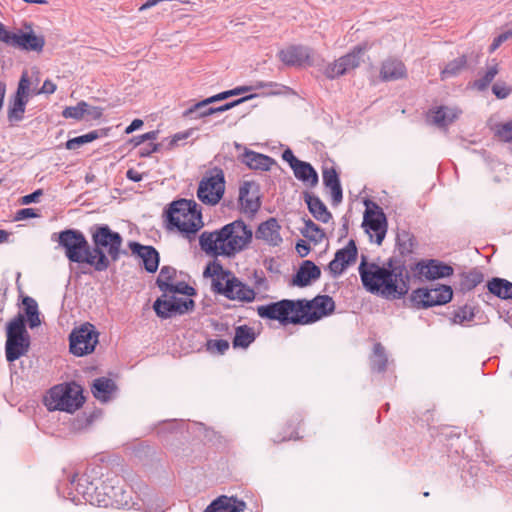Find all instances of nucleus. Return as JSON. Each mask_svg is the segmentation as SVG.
<instances>
[{
  "label": "nucleus",
  "instance_id": "nucleus-26",
  "mask_svg": "<svg viewBox=\"0 0 512 512\" xmlns=\"http://www.w3.org/2000/svg\"><path fill=\"white\" fill-rule=\"evenodd\" d=\"M322 177L326 189L330 192L333 203L339 204L342 201V188L335 168L333 166L324 167Z\"/></svg>",
  "mask_w": 512,
  "mask_h": 512
},
{
  "label": "nucleus",
  "instance_id": "nucleus-54",
  "mask_svg": "<svg viewBox=\"0 0 512 512\" xmlns=\"http://www.w3.org/2000/svg\"><path fill=\"white\" fill-rule=\"evenodd\" d=\"M206 348L210 352L224 354L229 349V342L223 339L208 340L206 343Z\"/></svg>",
  "mask_w": 512,
  "mask_h": 512
},
{
  "label": "nucleus",
  "instance_id": "nucleus-8",
  "mask_svg": "<svg viewBox=\"0 0 512 512\" xmlns=\"http://www.w3.org/2000/svg\"><path fill=\"white\" fill-rule=\"evenodd\" d=\"M6 336V359L8 362H14L24 356L30 347V337L22 314H18L8 322Z\"/></svg>",
  "mask_w": 512,
  "mask_h": 512
},
{
  "label": "nucleus",
  "instance_id": "nucleus-3",
  "mask_svg": "<svg viewBox=\"0 0 512 512\" xmlns=\"http://www.w3.org/2000/svg\"><path fill=\"white\" fill-rule=\"evenodd\" d=\"M359 273L368 291L377 292L387 298L399 299L409 290V275L402 267L389 270L363 260L359 266Z\"/></svg>",
  "mask_w": 512,
  "mask_h": 512
},
{
  "label": "nucleus",
  "instance_id": "nucleus-30",
  "mask_svg": "<svg viewBox=\"0 0 512 512\" xmlns=\"http://www.w3.org/2000/svg\"><path fill=\"white\" fill-rule=\"evenodd\" d=\"M461 114L455 107L440 106L431 112L432 122L439 127H446L453 123Z\"/></svg>",
  "mask_w": 512,
  "mask_h": 512
},
{
  "label": "nucleus",
  "instance_id": "nucleus-45",
  "mask_svg": "<svg viewBox=\"0 0 512 512\" xmlns=\"http://www.w3.org/2000/svg\"><path fill=\"white\" fill-rule=\"evenodd\" d=\"M86 109L87 103L85 101H80L76 106L66 107L62 112V116L64 118H72L79 121L84 118Z\"/></svg>",
  "mask_w": 512,
  "mask_h": 512
},
{
  "label": "nucleus",
  "instance_id": "nucleus-57",
  "mask_svg": "<svg viewBox=\"0 0 512 512\" xmlns=\"http://www.w3.org/2000/svg\"><path fill=\"white\" fill-rule=\"evenodd\" d=\"M22 303L24 305L27 317L32 316L34 313L38 311L37 302L33 298L26 296L23 298Z\"/></svg>",
  "mask_w": 512,
  "mask_h": 512
},
{
  "label": "nucleus",
  "instance_id": "nucleus-43",
  "mask_svg": "<svg viewBox=\"0 0 512 512\" xmlns=\"http://www.w3.org/2000/svg\"><path fill=\"white\" fill-rule=\"evenodd\" d=\"M475 313L474 308L470 305H464L459 307L453 314L452 321L455 324H464L474 319Z\"/></svg>",
  "mask_w": 512,
  "mask_h": 512
},
{
  "label": "nucleus",
  "instance_id": "nucleus-4",
  "mask_svg": "<svg viewBox=\"0 0 512 512\" xmlns=\"http://www.w3.org/2000/svg\"><path fill=\"white\" fill-rule=\"evenodd\" d=\"M165 216L167 229L176 231L187 239L195 238L204 226L201 209L194 200L173 201L166 209Z\"/></svg>",
  "mask_w": 512,
  "mask_h": 512
},
{
  "label": "nucleus",
  "instance_id": "nucleus-13",
  "mask_svg": "<svg viewBox=\"0 0 512 512\" xmlns=\"http://www.w3.org/2000/svg\"><path fill=\"white\" fill-rule=\"evenodd\" d=\"M453 291L450 286L439 285L432 289L418 288L410 296L412 304L417 308H428L444 305L451 301Z\"/></svg>",
  "mask_w": 512,
  "mask_h": 512
},
{
  "label": "nucleus",
  "instance_id": "nucleus-24",
  "mask_svg": "<svg viewBox=\"0 0 512 512\" xmlns=\"http://www.w3.org/2000/svg\"><path fill=\"white\" fill-rule=\"evenodd\" d=\"M371 48L368 42H363L353 47L348 53L337 58L344 74L358 68L362 63L363 55Z\"/></svg>",
  "mask_w": 512,
  "mask_h": 512
},
{
  "label": "nucleus",
  "instance_id": "nucleus-37",
  "mask_svg": "<svg viewBox=\"0 0 512 512\" xmlns=\"http://www.w3.org/2000/svg\"><path fill=\"white\" fill-rule=\"evenodd\" d=\"M255 340V333L253 328L247 325L236 327L235 336L233 339V346L235 348H247Z\"/></svg>",
  "mask_w": 512,
  "mask_h": 512
},
{
  "label": "nucleus",
  "instance_id": "nucleus-28",
  "mask_svg": "<svg viewBox=\"0 0 512 512\" xmlns=\"http://www.w3.org/2000/svg\"><path fill=\"white\" fill-rule=\"evenodd\" d=\"M320 268L315 265L312 261L306 260L302 263L296 275L293 278V284L297 286H306L311 281L316 280L320 277Z\"/></svg>",
  "mask_w": 512,
  "mask_h": 512
},
{
  "label": "nucleus",
  "instance_id": "nucleus-25",
  "mask_svg": "<svg viewBox=\"0 0 512 512\" xmlns=\"http://www.w3.org/2000/svg\"><path fill=\"white\" fill-rule=\"evenodd\" d=\"M129 248L132 254L141 258L145 269L153 273L159 266V254L152 246H143L137 242H130Z\"/></svg>",
  "mask_w": 512,
  "mask_h": 512
},
{
  "label": "nucleus",
  "instance_id": "nucleus-50",
  "mask_svg": "<svg viewBox=\"0 0 512 512\" xmlns=\"http://www.w3.org/2000/svg\"><path fill=\"white\" fill-rule=\"evenodd\" d=\"M323 74L327 79L333 80L338 77H341L344 74L343 71H341V65L338 62L337 59H335L333 62L328 63L325 68L323 69Z\"/></svg>",
  "mask_w": 512,
  "mask_h": 512
},
{
  "label": "nucleus",
  "instance_id": "nucleus-12",
  "mask_svg": "<svg viewBox=\"0 0 512 512\" xmlns=\"http://www.w3.org/2000/svg\"><path fill=\"white\" fill-rule=\"evenodd\" d=\"M103 476L102 468L99 466L88 467L80 476L75 474L71 478V483L75 484L76 491L83 496L89 503L95 505L98 497L101 477Z\"/></svg>",
  "mask_w": 512,
  "mask_h": 512
},
{
  "label": "nucleus",
  "instance_id": "nucleus-47",
  "mask_svg": "<svg viewBox=\"0 0 512 512\" xmlns=\"http://www.w3.org/2000/svg\"><path fill=\"white\" fill-rule=\"evenodd\" d=\"M374 360H373V367L377 369L378 371H383L386 367L387 359L384 352V347L377 343L374 345Z\"/></svg>",
  "mask_w": 512,
  "mask_h": 512
},
{
  "label": "nucleus",
  "instance_id": "nucleus-19",
  "mask_svg": "<svg viewBox=\"0 0 512 512\" xmlns=\"http://www.w3.org/2000/svg\"><path fill=\"white\" fill-rule=\"evenodd\" d=\"M281 62L288 66H311L312 50L302 45H290L278 52Z\"/></svg>",
  "mask_w": 512,
  "mask_h": 512
},
{
  "label": "nucleus",
  "instance_id": "nucleus-64",
  "mask_svg": "<svg viewBox=\"0 0 512 512\" xmlns=\"http://www.w3.org/2000/svg\"><path fill=\"white\" fill-rule=\"evenodd\" d=\"M282 158L284 161L289 163L291 169L300 161L298 158L295 157L294 153L290 149H286L283 152Z\"/></svg>",
  "mask_w": 512,
  "mask_h": 512
},
{
  "label": "nucleus",
  "instance_id": "nucleus-38",
  "mask_svg": "<svg viewBox=\"0 0 512 512\" xmlns=\"http://www.w3.org/2000/svg\"><path fill=\"white\" fill-rule=\"evenodd\" d=\"M309 211L319 221L327 223L331 219V213L319 198L309 196L307 199Z\"/></svg>",
  "mask_w": 512,
  "mask_h": 512
},
{
  "label": "nucleus",
  "instance_id": "nucleus-20",
  "mask_svg": "<svg viewBox=\"0 0 512 512\" xmlns=\"http://www.w3.org/2000/svg\"><path fill=\"white\" fill-rule=\"evenodd\" d=\"M357 253L355 242L350 240L344 248L335 253L334 259L329 263L328 270L331 275L333 277L341 275L350 265L356 262Z\"/></svg>",
  "mask_w": 512,
  "mask_h": 512
},
{
  "label": "nucleus",
  "instance_id": "nucleus-15",
  "mask_svg": "<svg viewBox=\"0 0 512 512\" xmlns=\"http://www.w3.org/2000/svg\"><path fill=\"white\" fill-rule=\"evenodd\" d=\"M153 308L156 314L161 318H170L176 315H182L193 310L194 301L189 298L177 297L168 293L164 295V299H157Z\"/></svg>",
  "mask_w": 512,
  "mask_h": 512
},
{
  "label": "nucleus",
  "instance_id": "nucleus-23",
  "mask_svg": "<svg viewBox=\"0 0 512 512\" xmlns=\"http://www.w3.org/2000/svg\"><path fill=\"white\" fill-rule=\"evenodd\" d=\"M280 230L278 221L275 218H269L258 225L255 238L268 246L276 247L282 243Z\"/></svg>",
  "mask_w": 512,
  "mask_h": 512
},
{
  "label": "nucleus",
  "instance_id": "nucleus-5",
  "mask_svg": "<svg viewBox=\"0 0 512 512\" xmlns=\"http://www.w3.org/2000/svg\"><path fill=\"white\" fill-rule=\"evenodd\" d=\"M59 245L65 249V255L71 262L87 263L98 271H103L109 266L105 253L99 249L90 251L89 244L80 231H62L59 234Z\"/></svg>",
  "mask_w": 512,
  "mask_h": 512
},
{
  "label": "nucleus",
  "instance_id": "nucleus-56",
  "mask_svg": "<svg viewBox=\"0 0 512 512\" xmlns=\"http://www.w3.org/2000/svg\"><path fill=\"white\" fill-rule=\"evenodd\" d=\"M512 38V29H509L508 31H505L504 33H501L498 35L492 42L489 51L490 53H493L495 50H497L505 41Z\"/></svg>",
  "mask_w": 512,
  "mask_h": 512
},
{
  "label": "nucleus",
  "instance_id": "nucleus-36",
  "mask_svg": "<svg viewBox=\"0 0 512 512\" xmlns=\"http://www.w3.org/2000/svg\"><path fill=\"white\" fill-rule=\"evenodd\" d=\"M499 71V63L496 60H492L491 64L487 66L483 75H481L477 80L474 81L473 87L478 91L486 90L492 83L494 78L498 75Z\"/></svg>",
  "mask_w": 512,
  "mask_h": 512
},
{
  "label": "nucleus",
  "instance_id": "nucleus-41",
  "mask_svg": "<svg viewBox=\"0 0 512 512\" xmlns=\"http://www.w3.org/2000/svg\"><path fill=\"white\" fill-rule=\"evenodd\" d=\"M304 237L315 243H321L325 239V233L317 224L312 220L305 221L304 228L302 229Z\"/></svg>",
  "mask_w": 512,
  "mask_h": 512
},
{
  "label": "nucleus",
  "instance_id": "nucleus-46",
  "mask_svg": "<svg viewBox=\"0 0 512 512\" xmlns=\"http://www.w3.org/2000/svg\"><path fill=\"white\" fill-rule=\"evenodd\" d=\"M165 284V292L169 294L175 295L176 293H180L186 296H191L195 294L194 288L185 284V283H164Z\"/></svg>",
  "mask_w": 512,
  "mask_h": 512
},
{
  "label": "nucleus",
  "instance_id": "nucleus-21",
  "mask_svg": "<svg viewBox=\"0 0 512 512\" xmlns=\"http://www.w3.org/2000/svg\"><path fill=\"white\" fill-rule=\"evenodd\" d=\"M415 271L420 278L436 280L449 277L453 274V268L439 260H422L415 265Z\"/></svg>",
  "mask_w": 512,
  "mask_h": 512
},
{
  "label": "nucleus",
  "instance_id": "nucleus-33",
  "mask_svg": "<svg viewBox=\"0 0 512 512\" xmlns=\"http://www.w3.org/2000/svg\"><path fill=\"white\" fill-rule=\"evenodd\" d=\"M115 384L111 379L101 377L94 380L92 393L100 401H107L115 390Z\"/></svg>",
  "mask_w": 512,
  "mask_h": 512
},
{
  "label": "nucleus",
  "instance_id": "nucleus-2",
  "mask_svg": "<svg viewBox=\"0 0 512 512\" xmlns=\"http://www.w3.org/2000/svg\"><path fill=\"white\" fill-rule=\"evenodd\" d=\"M253 232L242 220H235L213 232H203L199 237L201 249L213 256H235L252 241Z\"/></svg>",
  "mask_w": 512,
  "mask_h": 512
},
{
  "label": "nucleus",
  "instance_id": "nucleus-7",
  "mask_svg": "<svg viewBox=\"0 0 512 512\" xmlns=\"http://www.w3.org/2000/svg\"><path fill=\"white\" fill-rule=\"evenodd\" d=\"M84 400L81 386L71 382L52 387L44 397V404L49 411L73 413L82 407Z\"/></svg>",
  "mask_w": 512,
  "mask_h": 512
},
{
  "label": "nucleus",
  "instance_id": "nucleus-61",
  "mask_svg": "<svg viewBox=\"0 0 512 512\" xmlns=\"http://www.w3.org/2000/svg\"><path fill=\"white\" fill-rule=\"evenodd\" d=\"M14 33L9 32L3 23L0 22V42L12 46Z\"/></svg>",
  "mask_w": 512,
  "mask_h": 512
},
{
  "label": "nucleus",
  "instance_id": "nucleus-60",
  "mask_svg": "<svg viewBox=\"0 0 512 512\" xmlns=\"http://www.w3.org/2000/svg\"><path fill=\"white\" fill-rule=\"evenodd\" d=\"M38 214L33 208H23L16 212L15 220H24L27 218H35Z\"/></svg>",
  "mask_w": 512,
  "mask_h": 512
},
{
  "label": "nucleus",
  "instance_id": "nucleus-17",
  "mask_svg": "<svg viewBox=\"0 0 512 512\" xmlns=\"http://www.w3.org/2000/svg\"><path fill=\"white\" fill-rule=\"evenodd\" d=\"M259 185L253 181H245L239 188V209L241 213L252 217L261 206Z\"/></svg>",
  "mask_w": 512,
  "mask_h": 512
},
{
  "label": "nucleus",
  "instance_id": "nucleus-31",
  "mask_svg": "<svg viewBox=\"0 0 512 512\" xmlns=\"http://www.w3.org/2000/svg\"><path fill=\"white\" fill-rule=\"evenodd\" d=\"M295 177L310 186H315L318 183V175L315 169L308 162L299 161L292 168Z\"/></svg>",
  "mask_w": 512,
  "mask_h": 512
},
{
  "label": "nucleus",
  "instance_id": "nucleus-27",
  "mask_svg": "<svg viewBox=\"0 0 512 512\" xmlns=\"http://www.w3.org/2000/svg\"><path fill=\"white\" fill-rule=\"evenodd\" d=\"M246 504L234 497L221 496L213 501L205 512H242Z\"/></svg>",
  "mask_w": 512,
  "mask_h": 512
},
{
  "label": "nucleus",
  "instance_id": "nucleus-39",
  "mask_svg": "<svg viewBox=\"0 0 512 512\" xmlns=\"http://www.w3.org/2000/svg\"><path fill=\"white\" fill-rule=\"evenodd\" d=\"M210 104L212 102H206V99L193 104L190 108L184 111L183 116L188 119H201L210 116L209 112Z\"/></svg>",
  "mask_w": 512,
  "mask_h": 512
},
{
  "label": "nucleus",
  "instance_id": "nucleus-14",
  "mask_svg": "<svg viewBox=\"0 0 512 512\" xmlns=\"http://www.w3.org/2000/svg\"><path fill=\"white\" fill-rule=\"evenodd\" d=\"M363 227L370 240L381 245L387 233V219L382 208L376 204L367 207L364 212Z\"/></svg>",
  "mask_w": 512,
  "mask_h": 512
},
{
  "label": "nucleus",
  "instance_id": "nucleus-9",
  "mask_svg": "<svg viewBox=\"0 0 512 512\" xmlns=\"http://www.w3.org/2000/svg\"><path fill=\"white\" fill-rule=\"evenodd\" d=\"M225 174L222 168L212 167L201 178L197 188V198L205 205L215 206L225 193Z\"/></svg>",
  "mask_w": 512,
  "mask_h": 512
},
{
  "label": "nucleus",
  "instance_id": "nucleus-6",
  "mask_svg": "<svg viewBox=\"0 0 512 512\" xmlns=\"http://www.w3.org/2000/svg\"><path fill=\"white\" fill-rule=\"evenodd\" d=\"M204 276L212 277L214 291L230 300L252 302L256 297L254 289L242 283L231 272L224 270L219 263H210L204 271Z\"/></svg>",
  "mask_w": 512,
  "mask_h": 512
},
{
  "label": "nucleus",
  "instance_id": "nucleus-22",
  "mask_svg": "<svg viewBox=\"0 0 512 512\" xmlns=\"http://www.w3.org/2000/svg\"><path fill=\"white\" fill-rule=\"evenodd\" d=\"M379 78L383 82L398 81L407 78L405 63L396 57H388L380 63Z\"/></svg>",
  "mask_w": 512,
  "mask_h": 512
},
{
  "label": "nucleus",
  "instance_id": "nucleus-34",
  "mask_svg": "<svg viewBox=\"0 0 512 512\" xmlns=\"http://www.w3.org/2000/svg\"><path fill=\"white\" fill-rule=\"evenodd\" d=\"M487 287L490 293L501 299H512V282L506 279L493 278Z\"/></svg>",
  "mask_w": 512,
  "mask_h": 512
},
{
  "label": "nucleus",
  "instance_id": "nucleus-62",
  "mask_svg": "<svg viewBox=\"0 0 512 512\" xmlns=\"http://www.w3.org/2000/svg\"><path fill=\"white\" fill-rule=\"evenodd\" d=\"M85 115H87L88 117H90L93 120H98L102 117L103 110L100 107L90 106L87 103V109L85 111Z\"/></svg>",
  "mask_w": 512,
  "mask_h": 512
},
{
  "label": "nucleus",
  "instance_id": "nucleus-29",
  "mask_svg": "<svg viewBox=\"0 0 512 512\" xmlns=\"http://www.w3.org/2000/svg\"><path fill=\"white\" fill-rule=\"evenodd\" d=\"M302 425V419L299 417H294L288 420L281 428L280 432L276 434L273 438L275 443H280L283 441L290 440H299L302 438L300 435Z\"/></svg>",
  "mask_w": 512,
  "mask_h": 512
},
{
  "label": "nucleus",
  "instance_id": "nucleus-59",
  "mask_svg": "<svg viewBox=\"0 0 512 512\" xmlns=\"http://www.w3.org/2000/svg\"><path fill=\"white\" fill-rule=\"evenodd\" d=\"M57 89V86L55 83H53L52 81L50 80H45L41 89L39 90H36V91H33V94L34 95H39V94H53Z\"/></svg>",
  "mask_w": 512,
  "mask_h": 512
},
{
  "label": "nucleus",
  "instance_id": "nucleus-51",
  "mask_svg": "<svg viewBox=\"0 0 512 512\" xmlns=\"http://www.w3.org/2000/svg\"><path fill=\"white\" fill-rule=\"evenodd\" d=\"M397 245L401 254H409L412 252L414 243L408 233H403L397 236Z\"/></svg>",
  "mask_w": 512,
  "mask_h": 512
},
{
  "label": "nucleus",
  "instance_id": "nucleus-52",
  "mask_svg": "<svg viewBox=\"0 0 512 512\" xmlns=\"http://www.w3.org/2000/svg\"><path fill=\"white\" fill-rule=\"evenodd\" d=\"M248 90H249L248 87H239V88H235L233 90L224 91V92H221V93H218L216 95L206 98V102L215 103L218 101L225 100V99L229 98L230 96L239 95L241 93L247 92Z\"/></svg>",
  "mask_w": 512,
  "mask_h": 512
},
{
  "label": "nucleus",
  "instance_id": "nucleus-40",
  "mask_svg": "<svg viewBox=\"0 0 512 512\" xmlns=\"http://www.w3.org/2000/svg\"><path fill=\"white\" fill-rule=\"evenodd\" d=\"M27 102L28 99H25V97L18 96L17 94L15 95V98L8 109V119L10 122H18L22 120Z\"/></svg>",
  "mask_w": 512,
  "mask_h": 512
},
{
  "label": "nucleus",
  "instance_id": "nucleus-55",
  "mask_svg": "<svg viewBox=\"0 0 512 512\" xmlns=\"http://www.w3.org/2000/svg\"><path fill=\"white\" fill-rule=\"evenodd\" d=\"M29 92H30V79L28 77L27 71H25V72H23V74L20 78L16 94L18 96L25 97V99H28Z\"/></svg>",
  "mask_w": 512,
  "mask_h": 512
},
{
  "label": "nucleus",
  "instance_id": "nucleus-18",
  "mask_svg": "<svg viewBox=\"0 0 512 512\" xmlns=\"http://www.w3.org/2000/svg\"><path fill=\"white\" fill-rule=\"evenodd\" d=\"M25 30H19L14 33L12 46L24 51H33L40 53L45 46V37L37 35L32 24H25Z\"/></svg>",
  "mask_w": 512,
  "mask_h": 512
},
{
  "label": "nucleus",
  "instance_id": "nucleus-11",
  "mask_svg": "<svg viewBox=\"0 0 512 512\" xmlns=\"http://www.w3.org/2000/svg\"><path fill=\"white\" fill-rule=\"evenodd\" d=\"M131 503L130 494L123 488L117 477L107 478L101 482L95 505L102 507L123 508Z\"/></svg>",
  "mask_w": 512,
  "mask_h": 512
},
{
  "label": "nucleus",
  "instance_id": "nucleus-58",
  "mask_svg": "<svg viewBox=\"0 0 512 512\" xmlns=\"http://www.w3.org/2000/svg\"><path fill=\"white\" fill-rule=\"evenodd\" d=\"M247 98H241V99H238L236 101H233V102H230V103H226L224 105H221V106H218V107H211L209 108V112L212 114H216V113H221V112H224V111H227L229 109H231L232 107L238 105L239 103L245 101Z\"/></svg>",
  "mask_w": 512,
  "mask_h": 512
},
{
  "label": "nucleus",
  "instance_id": "nucleus-16",
  "mask_svg": "<svg viewBox=\"0 0 512 512\" xmlns=\"http://www.w3.org/2000/svg\"><path fill=\"white\" fill-rule=\"evenodd\" d=\"M93 242L95 249H99L104 253V250L113 259L117 260L120 254V247L122 244V237L119 233L113 232L108 226H99L95 229L93 235Z\"/></svg>",
  "mask_w": 512,
  "mask_h": 512
},
{
  "label": "nucleus",
  "instance_id": "nucleus-32",
  "mask_svg": "<svg viewBox=\"0 0 512 512\" xmlns=\"http://www.w3.org/2000/svg\"><path fill=\"white\" fill-rule=\"evenodd\" d=\"M242 162L251 169L268 170L272 159L254 151H245L242 155Z\"/></svg>",
  "mask_w": 512,
  "mask_h": 512
},
{
  "label": "nucleus",
  "instance_id": "nucleus-1",
  "mask_svg": "<svg viewBox=\"0 0 512 512\" xmlns=\"http://www.w3.org/2000/svg\"><path fill=\"white\" fill-rule=\"evenodd\" d=\"M335 303L328 295H318L312 300L283 299L258 306L260 318L278 321L281 325H308L315 323L334 311Z\"/></svg>",
  "mask_w": 512,
  "mask_h": 512
},
{
  "label": "nucleus",
  "instance_id": "nucleus-42",
  "mask_svg": "<svg viewBox=\"0 0 512 512\" xmlns=\"http://www.w3.org/2000/svg\"><path fill=\"white\" fill-rule=\"evenodd\" d=\"M494 136L501 142H512V120L497 123L492 127Z\"/></svg>",
  "mask_w": 512,
  "mask_h": 512
},
{
  "label": "nucleus",
  "instance_id": "nucleus-53",
  "mask_svg": "<svg viewBox=\"0 0 512 512\" xmlns=\"http://www.w3.org/2000/svg\"><path fill=\"white\" fill-rule=\"evenodd\" d=\"M483 281L482 273L478 271H471L464 276V280L462 282L463 286L467 289H473L478 284Z\"/></svg>",
  "mask_w": 512,
  "mask_h": 512
},
{
  "label": "nucleus",
  "instance_id": "nucleus-35",
  "mask_svg": "<svg viewBox=\"0 0 512 512\" xmlns=\"http://www.w3.org/2000/svg\"><path fill=\"white\" fill-rule=\"evenodd\" d=\"M467 56L461 55L456 59L451 60L440 72L442 81L459 75L467 67Z\"/></svg>",
  "mask_w": 512,
  "mask_h": 512
},
{
  "label": "nucleus",
  "instance_id": "nucleus-49",
  "mask_svg": "<svg viewBox=\"0 0 512 512\" xmlns=\"http://www.w3.org/2000/svg\"><path fill=\"white\" fill-rule=\"evenodd\" d=\"M193 132H194V129L190 128V129H187L185 131H181V132L175 133L173 136H171V137L166 139V141H167V148L169 150L174 149L175 147H177L179 145V143L181 141H184V140L188 139L189 137H191Z\"/></svg>",
  "mask_w": 512,
  "mask_h": 512
},
{
  "label": "nucleus",
  "instance_id": "nucleus-63",
  "mask_svg": "<svg viewBox=\"0 0 512 512\" xmlns=\"http://www.w3.org/2000/svg\"><path fill=\"white\" fill-rule=\"evenodd\" d=\"M42 195V190L38 189L35 192L25 195L20 199L22 205H28L33 202H37L38 198Z\"/></svg>",
  "mask_w": 512,
  "mask_h": 512
},
{
  "label": "nucleus",
  "instance_id": "nucleus-44",
  "mask_svg": "<svg viewBox=\"0 0 512 512\" xmlns=\"http://www.w3.org/2000/svg\"><path fill=\"white\" fill-rule=\"evenodd\" d=\"M99 138V134L97 131H91L85 135H81L72 139H69L66 142V148L69 150H75L80 146L90 143Z\"/></svg>",
  "mask_w": 512,
  "mask_h": 512
},
{
  "label": "nucleus",
  "instance_id": "nucleus-48",
  "mask_svg": "<svg viewBox=\"0 0 512 512\" xmlns=\"http://www.w3.org/2000/svg\"><path fill=\"white\" fill-rule=\"evenodd\" d=\"M492 93L495 95L497 99H506L512 93V86L504 81H498L495 84H493Z\"/></svg>",
  "mask_w": 512,
  "mask_h": 512
},
{
  "label": "nucleus",
  "instance_id": "nucleus-10",
  "mask_svg": "<svg viewBox=\"0 0 512 512\" xmlns=\"http://www.w3.org/2000/svg\"><path fill=\"white\" fill-rule=\"evenodd\" d=\"M99 333L95 326L85 322L75 327L69 336L70 352L78 357L92 353L98 344Z\"/></svg>",
  "mask_w": 512,
  "mask_h": 512
}]
</instances>
